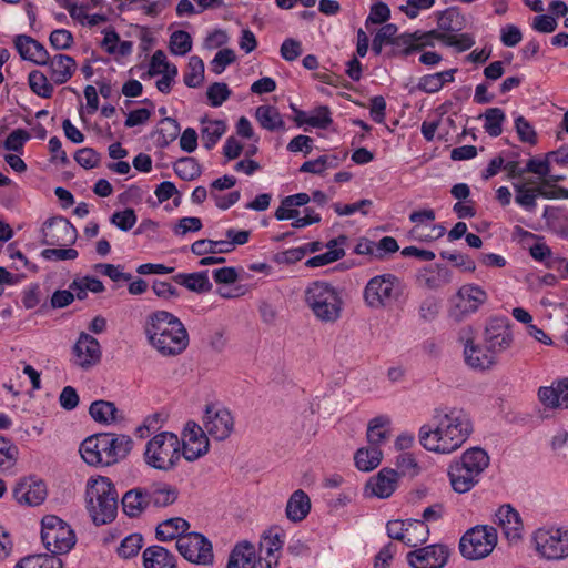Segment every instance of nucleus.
Returning a JSON list of instances; mask_svg holds the SVG:
<instances>
[{"mask_svg": "<svg viewBox=\"0 0 568 568\" xmlns=\"http://www.w3.org/2000/svg\"><path fill=\"white\" fill-rule=\"evenodd\" d=\"M471 432L473 424L466 412L440 408L435 410L432 425L420 427L419 443L429 452L450 454L467 440Z\"/></svg>", "mask_w": 568, "mask_h": 568, "instance_id": "f257e3e1", "label": "nucleus"}, {"mask_svg": "<svg viewBox=\"0 0 568 568\" xmlns=\"http://www.w3.org/2000/svg\"><path fill=\"white\" fill-rule=\"evenodd\" d=\"M144 332L151 346L163 356L180 355L189 345L185 326L166 311H156L149 315Z\"/></svg>", "mask_w": 568, "mask_h": 568, "instance_id": "f03ea898", "label": "nucleus"}, {"mask_svg": "<svg viewBox=\"0 0 568 568\" xmlns=\"http://www.w3.org/2000/svg\"><path fill=\"white\" fill-rule=\"evenodd\" d=\"M490 458L480 447H471L465 450L458 459L450 463L448 477L454 491L465 494L471 490L479 480L481 474L488 468Z\"/></svg>", "mask_w": 568, "mask_h": 568, "instance_id": "7ed1b4c3", "label": "nucleus"}, {"mask_svg": "<svg viewBox=\"0 0 568 568\" xmlns=\"http://www.w3.org/2000/svg\"><path fill=\"white\" fill-rule=\"evenodd\" d=\"M85 496L87 509L95 525H105L115 518L119 496L110 478H90Z\"/></svg>", "mask_w": 568, "mask_h": 568, "instance_id": "20e7f679", "label": "nucleus"}, {"mask_svg": "<svg viewBox=\"0 0 568 568\" xmlns=\"http://www.w3.org/2000/svg\"><path fill=\"white\" fill-rule=\"evenodd\" d=\"M306 305L322 323H335L342 316L343 298L341 291L325 281L311 283L304 294Z\"/></svg>", "mask_w": 568, "mask_h": 568, "instance_id": "39448f33", "label": "nucleus"}, {"mask_svg": "<svg viewBox=\"0 0 568 568\" xmlns=\"http://www.w3.org/2000/svg\"><path fill=\"white\" fill-rule=\"evenodd\" d=\"M180 458L181 442L174 433H159L146 443L144 460L154 469L169 471L178 465Z\"/></svg>", "mask_w": 568, "mask_h": 568, "instance_id": "423d86ee", "label": "nucleus"}, {"mask_svg": "<svg viewBox=\"0 0 568 568\" xmlns=\"http://www.w3.org/2000/svg\"><path fill=\"white\" fill-rule=\"evenodd\" d=\"M41 539L50 556L68 554L75 545L77 538L71 527L54 515L43 517Z\"/></svg>", "mask_w": 568, "mask_h": 568, "instance_id": "0eeeda50", "label": "nucleus"}, {"mask_svg": "<svg viewBox=\"0 0 568 568\" xmlns=\"http://www.w3.org/2000/svg\"><path fill=\"white\" fill-rule=\"evenodd\" d=\"M497 544V531L494 527L476 526L467 530L459 540V551L467 560L487 557Z\"/></svg>", "mask_w": 568, "mask_h": 568, "instance_id": "6e6552de", "label": "nucleus"}, {"mask_svg": "<svg viewBox=\"0 0 568 568\" xmlns=\"http://www.w3.org/2000/svg\"><path fill=\"white\" fill-rule=\"evenodd\" d=\"M398 284V278L389 273L372 277L363 292L365 304L374 310L390 305L399 296Z\"/></svg>", "mask_w": 568, "mask_h": 568, "instance_id": "1a4fd4ad", "label": "nucleus"}, {"mask_svg": "<svg viewBox=\"0 0 568 568\" xmlns=\"http://www.w3.org/2000/svg\"><path fill=\"white\" fill-rule=\"evenodd\" d=\"M534 542L542 558L558 560L568 557V529H538L534 534Z\"/></svg>", "mask_w": 568, "mask_h": 568, "instance_id": "9d476101", "label": "nucleus"}, {"mask_svg": "<svg viewBox=\"0 0 568 568\" xmlns=\"http://www.w3.org/2000/svg\"><path fill=\"white\" fill-rule=\"evenodd\" d=\"M178 551L190 562L213 564V550L210 540L199 532H189L176 540Z\"/></svg>", "mask_w": 568, "mask_h": 568, "instance_id": "9b49d317", "label": "nucleus"}, {"mask_svg": "<svg viewBox=\"0 0 568 568\" xmlns=\"http://www.w3.org/2000/svg\"><path fill=\"white\" fill-rule=\"evenodd\" d=\"M203 426L210 436L216 440H224L233 432L234 418L227 408L210 404L205 408Z\"/></svg>", "mask_w": 568, "mask_h": 568, "instance_id": "f8f14e48", "label": "nucleus"}, {"mask_svg": "<svg viewBox=\"0 0 568 568\" xmlns=\"http://www.w3.org/2000/svg\"><path fill=\"white\" fill-rule=\"evenodd\" d=\"M77 229L69 220L54 216L47 220L42 229V243L47 246H67L75 242Z\"/></svg>", "mask_w": 568, "mask_h": 568, "instance_id": "ddd939ff", "label": "nucleus"}, {"mask_svg": "<svg viewBox=\"0 0 568 568\" xmlns=\"http://www.w3.org/2000/svg\"><path fill=\"white\" fill-rule=\"evenodd\" d=\"M450 556L449 548L444 544H433L409 551L406 556L412 568H443Z\"/></svg>", "mask_w": 568, "mask_h": 568, "instance_id": "4468645a", "label": "nucleus"}, {"mask_svg": "<svg viewBox=\"0 0 568 568\" xmlns=\"http://www.w3.org/2000/svg\"><path fill=\"white\" fill-rule=\"evenodd\" d=\"M206 433L195 422H187L183 430L182 455L187 462H194L209 452Z\"/></svg>", "mask_w": 568, "mask_h": 568, "instance_id": "2eb2a0df", "label": "nucleus"}, {"mask_svg": "<svg viewBox=\"0 0 568 568\" xmlns=\"http://www.w3.org/2000/svg\"><path fill=\"white\" fill-rule=\"evenodd\" d=\"M101 438L102 466H111L124 459L133 447V440L129 435L102 433Z\"/></svg>", "mask_w": 568, "mask_h": 568, "instance_id": "dca6fc26", "label": "nucleus"}, {"mask_svg": "<svg viewBox=\"0 0 568 568\" xmlns=\"http://www.w3.org/2000/svg\"><path fill=\"white\" fill-rule=\"evenodd\" d=\"M74 364L82 369H90L101 361V346L98 339L81 332L73 346Z\"/></svg>", "mask_w": 568, "mask_h": 568, "instance_id": "f3484780", "label": "nucleus"}, {"mask_svg": "<svg viewBox=\"0 0 568 568\" xmlns=\"http://www.w3.org/2000/svg\"><path fill=\"white\" fill-rule=\"evenodd\" d=\"M47 495L44 481L33 477L19 480L12 490L14 500L27 506H38L42 504Z\"/></svg>", "mask_w": 568, "mask_h": 568, "instance_id": "a211bd4d", "label": "nucleus"}, {"mask_svg": "<svg viewBox=\"0 0 568 568\" xmlns=\"http://www.w3.org/2000/svg\"><path fill=\"white\" fill-rule=\"evenodd\" d=\"M485 342L486 346L495 357L497 353H501L509 348L513 343V334L507 320H490L485 331Z\"/></svg>", "mask_w": 568, "mask_h": 568, "instance_id": "6ab92c4d", "label": "nucleus"}, {"mask_svg": "<svg viewBox=\"0 0 568 568\" xmlns=\"http://www.w3.org/2000/svg\"><path fill=\"white\" fill-rule=\"evenodd\" d=\"M453 315L460 317L476 312L487 300V294L477 285L466 284L458 290Z\"/></svg>", "mask_w": 568, "mask_h": 568, "instance_id": "aec40b11", "label": "nucleus"}, {"mask_svg": "<svg viewBox=\"0 0 568 568\" xmlns=\"http://www.w3.org/2000/svg\"><path fill=\"white\" fill-rule=\"evenodd\" d=\"M460 341L464 342V356L466 364L473 369L485 371L490 368L496 363V357L488 349V347H481L475 345L470 337L460 336Z\"/></svg>", "mask_w": 568, "mask_h": 568, "instance_id": "412c9836", "label": "nucleus"}, {"mask_svg": "<svg viewBox=\"0 0 568 568\" xmlns=\"http://www.w3.org/2000/svg\"><path fill=\"white\" fill-rule=\"evenodd\" d=\"M14 47L23 60L31 61L38 65H45L49 61V52L36 39L19 34L14 38Z\"/></svg>", "mask_w": 568, "mask_h": 568, "instance_id": "4be33fe9", "label": "nucleus"}, {"mask_svg": "<svg viewBox=\"0 0 568 568\" xmlns=\"http://www.w3.org/2000/svg\"><path fill=\"white\" fill-rule=\"evenodd\" d=\"M398 473L392 468H383L377 475L369 478L366 489L371 490V495L385 499L392 496L397 487Z\"/></svg>", "mask_w": 568, "mask_h": 568, "instance_id": "5701e85b", "label": "nucleus"}, {"mask_svg": "<svg viewBox=\"0 0 568 568\" xmlns=\"http://www.w3.org/2000/svg\"><path fill=\"white\" fill-rule=\"evenodd\" d=\"M538 398L548 408H568V378L559 379L551 386L540 387Z\"/></svg>", "mask_w": 568, "mask_h": 568, "instance_id": "b1692460", "label": "nucleus"}, {"mask_svg": "<svg viewBox=\"0 0 568 568\" xmlns=\"http://www.w3.org/2000/svg\"><path fill=\"white\" fill-rule=\"evenodd\" d=\"M50 79L55 84L68 82L77 70L75 60L67 54L57 53L52 58L49 57L48 64Z\"/></svg>", "mask_w": 568, "mask_h": 568, "instance_id": "393cba45", "label": "nucleus"}, {"mask_svg": "<svg viewBox=\"0 0 568 568\" xmlns=\"http://www.w3.org/2000/svg\"><path fill=\"white\" fill-rule=\"evenodd\" d=\"M495 517V523L503 528L504 534L508 539L520 538L523 523L516 509L510 505H503L496 511Z\"/></svg>", "mask_w": 568, "mask_h": 568, "instance_id": "a878e982", "label": "nucleus"}, {"mask_svg": "<svg viewBox=\"0 0 568 568\" xmlns=\"http://www.w3.org/2000/svg\"><path fill=\"white\" fill-rule=\"evenodd\" d=\"M122 509L130 518L139 517L151 505L146 487H135L128 490L122 497Z\"/></svg>", "mask_w": 568, "mask_h": 568, "instance_id": "bb28decb", "label": "nucleus"}, {"mask_svg": "<svg viewBox=\"0 0 568 568\" xmlns=\"http://www.w3.org/2000/svg\"><path fill=\"white\" fill-rule=\"evenodd\" d=\"M311 511V499L308 495L302 490H295L288 498L285 515L292 523H300L306 518Z\"/></svg>", "mask_w": 568, "mask_h": 568, "instance_id": "cd10ccee", "label": "nucleus"}, {"mask_svg": "<svg viewBox=\"0 0 568 568\" xmlns=\"http://www.w3.org/2000/svg\"><path fill=\"white\" fill-rule=\"evenodd\" d=\"M144 568H176L175 557L162 546H150L144 549Z\"/></svg>", "mask_w": 568, "mask_h": 568, "instance_id": "c85d7f7f", "label": "nucleus"}, {"mask_svg": "<svg viewBox=\"0 0 568 568\" xmlns=\"http://www.w3.org/2000/svg\"><path fill=\"white\" fill-rule=\"evenodd\" d=\"M89 414L97 423L111 425L123 419L113 402L109 400H94L89 407Z\"/></svg>", "mask_w": 568, "mask_h": 568, "instance_id": "c756f323", "label": "nucleus"}, {"mask_svg": "<svg viewBox=\"0 0 568 568\" xmlns=\"http://www.w3.org/2000/svg\"><path fill=\"white\" fill-rule=\"evenodd\" d=\"M149 503L153 507H166L175 503L179 490L166 483H153L146 486Z\"/></svg>", "mask_w": 568, "mask_h": 568, "instance_id": "7c9ffc66", "label": "nucleus"}, {"mask_svg": "<svg viewBox=\"0 0 568 568\" xmlns=\"http://www.w3.org/2000/svg\"><path fill=\"white\" fill-rule=\"evenodd\" d=\"M189 528L190 524L185 519L181 517L169 518L156 526L155 537L160 541L178 540L186 534Z\"/></svg>", "mask_w": 568, "mask_h": 568, "instance_id": "2f4dec72", "label": "nucleus"}, {"mask_svg": "<svg viewBox=\"0 0 568 568\" xmlns=\"http://www.w3.org/2000/svg\"><path fill=\"white\" fill-rule=\"evenodd\" d=\"M175 283L185 286L189 291L195 293H206L212 290V283L209 280L207 271L195 273H179L173 276Z\"/></svg>", "mask_w": 568, "mask_h": 568, "instance_id": "473e14b6", "label": "nucleus"}, {"mask_svg": "<svg viewBox=\"0 0 568 568\" xmlns=\"http://www.w3.org/2000/svg\"><path fill=\"white\" fill-rule=\"evenodd\" d=\"M437 24L439 30L454 34L460 32L466 27V19L458 8L450 7L438 12Z\"/></svg>", "mask_w": 568, "mask_h": 568, "instance_id": "72a5a7b5", "label": "nucleus"}, {"mask_svg": "<svg viewBox=\"0 0 568 568\" xmlns=\"http://www.w3.org/2000/svg\"><path fill=\"white\" fill-rule=\"evenodd\" d=\"M255 550L252 544L245 541L232 550L226 568H255Z\"/></svg>", "mask_w": 568, "mask_h": 568, "instance_id": "f704fd0d", "label": "nucleus"}, {"mask_svg": "<svg viewBox=\"0 0 568 568\" xmlns=\"http://www.w3.org/2000/svg\"><path fill=\"white\" fill-rule=\"evenodd\" d=\"M256 120L260 125L267 131H277L285 129V122L278 110L273 105H260L255 111Z\"/></svg>", "mask_w": 568, "mask_h": 568, "instance_id": "c9c22d12", "label": "nucleus"}, {"mask_svg": "<svg viewBox=\"0 0 568 568\" xmlns=\"http://www.w3.org/2000/svg\"><path fill=\"white\" fill-rule=\"evenodd\" d=\"M102 433L85 438L81 446L80 453L83 460L91 466H102L103 452L100 449L102 443Z\"/></svg>", "mask_w": 568, "mask_h": 568, "instance_id": "e433bc0d", "label": "nucleus"}, {"mask_svg": "<svg viewBox=\"0 0 568 568\" xmlns=\"http://www.w3.org/2000/svg\"><path fill=\"white\" fill-rule=\"evenodd\" d=\"M417 33H402L397 36L393 42L390 43L392 51L388 53V57L403 55L407 57L413 52L423 50V44H417L418 38Z\"/></svg>", "mask_w": 568, "mask_h": 568, "instance_id": "4c0bfd02", "label": "nucleus"}, {"mask_svg": "<svg viewBox=\"0 0 568 568\" xmlns=\"http://www.w3.org/2000/svg\"><path fill=\"white\" fill-rule=\"evenodd\" d=\"M383 453L379 447L359 448L354 456L356 467L362 471L375 469L382 462Z\"/></svg>", "mask_w": 568, "mask_h": 568, "instance_id": "58836bf2", "label": "nucleus"}, {"mask_svg": "<svg viewBox=\"0 0 568 568\" xmlns=\"http://www.w3.org/2000/svg\"><path fill=\"white\" fill-rule=\"evenodd\" d=\"M202 123L201 139L203 146L211 150L225 133L226 124L222 120L203 121Z\"/></svg>", "mask_w": 568, "mask_h": 568, "instance_id": "ea45409f", "label": "nucleus"}, {"mask_svg": "<svg viewBox=\"0 0 568 568\" xmlns=\"http://www.w3.org/2000/svg\"><path fill=\"white\" fill-rule=\"evenodd\" d=\"M407 529L405 544L409 547H416L427 541L429 537L428 526L419 519H407Z\"/></svg>", "mask_w": 568, "mask_h": 568, "instance_id": "a19ab883", "label": "nucleus"}, {"mask_svg": "<svg viewBox=\"0 0 568 568\" xmlns=\"http://www.w3.org/2000/svg\"><path fill=\"white\" fill-rule=\"evenodd\" d=\"M387 425H389V418L385 416H377L369 422L367 427L369 447H379L388 438L389 434L385 429Z\"/></svg>", "mask_w": 568, "mask_h": 568, "instance_id": "79ce46f5", "label": "nucleus"}, {"mask_svg": "<svg viewBox=\"0 0 568 568\" xmlns=\"http://www.w3.org/2000/svg\"><path fill=\"white\" fill-rule=\"evenodd\" d=\"M14 568H62V561L47 554L31 555L19 560Z\"/></svg>", "mask_w": 568, "mask_h": 568, "instance_id": "37998d69", "label": "nucleus"}, {"mask_svg": "<svg viewBox=\"0 0 568 568\" xmlns=\"http://www.w3.org/2000/svg\"><path fill=\"white\" fill-rule=\"evenodd\" d=\"M484 129L490 136H499L503 132V123L506 120V114L500 108H489L483 114Z\"/></svg>", "mask_w": 568, "mask_h": 568, "instance_id": "c03bdc74", "label": "nucleus"}, {"mask_svg": "<svg viewBox=\"0 0 568 568\" xmlns=\"http://www.w3.org/2000/svg\"><path fill=\"white\" fill-rule=\"evenodd\" d=\"M175 174L184 181H192L197 179L202 171L201 165L196 159L184 156L179 159L173 165Z\"/></svg>", "mask_w": 568, "mask_h": 568, "instance_id": "a18cd8bd", "label": "nucleus"}, {"mask_svg": "<svg viewBox=\"0 0 568 568\" xmlns=\"http://www.w3.org/2000/svg\"><path fill=\"white\" fill-rule=\"evenodd\" d=\"M183 80L189 88H197L202 84L204 80V62L200 57L192 55L189 59Z\"/></svg>", "mask_w": 568, "mask_h": 568, "instance_id": "49530a36", "label": "nucleus"}, {"mask_svg": "<svg viewBox=\"0 0 568 568\" xmlns=\"http://www.w3.org/2000/svg\"><path fill=\"white\" fill-rule=\"evenodd\" d=\"M159 124L160 128L156 130L159 134L158 145L165 148L178 138L181 128L175 119L168 116L162 119Z\"/></svg>", "mask_w": 568, "mask_h": 568, "instance_id": "de8ad7c7", "label": "nucleus"}, {"mask_svg": "<svg viewBox=\"0 0 568 568\" xmlns=\"http://www.w3.org/2000/svg\"><path fill=\"white\" fill-rule=\"evenodd\" d=\"M29 85L31 90L41 98H50L53 93V85L49 82L48 77L39 71L33 70L29 73Z\"/></svg>", "mask_w": 568, "mask_h": 568, "instance_id": "09e8293b", "label": "nucleus"}, {"mask_svg": "<svg viewBox=\"0 0 568 568\" xmlns=\"http://www.w3.org/2000/svg\"><path fill=\"white\" fill-rule=\"evenodd\" d=\"M515 195V202L528 212L535 211L537 202L535 199L534 191L525 183H513Z\"/></svg>", "mask_w": 568, "mask_h": 568, "instance_id": "8fccbe9b", "label": "nucleus"}, {"mask_svg": "<svg viewBox=\"0 0 568 568\" xmlns=\"http://www.w3.org/2000/svg\"><path fill=\"white\" fill-rule=\"evenodd\" d=\"M192 50L191 36L183 30L174 31L170 37V51L175 55H185Z\"/></svg>", "mask_w": 568, "mask_h": 568, "instance_id": "3c124183", "label": "nucleus"}, {"mask_svg": "<svg viewBox=\"0 0 568 568\" xmlns=\"http://www.w3.org/2000/svg\"><path fill=\"white\" fill-rule=\"evenodd\" d=\"M285 532L278 526L271 527L264 534V542L266 546V555L268 557L273 556L275 552H278L284 546Z\"/></svg>", "mask_w": 568, "mask_h": 568, "instance_id": "603ef678", "label": "nucleus"}, {"mask_svg": "<svg viewBox=\"0 0 568 568\" xmlns=\"http://www.w3.org/2000/svg\"><path fill=\"white\" fill-rule=\"evenodd\" d=\"M143 546V537L140 534H131L126 536L118 548V554L124 559L136 556Z\"/></svg>", "mask_w": 568, "mask_h": 568, "instance_id": "864d4df0", "label": "nucleus"}, {"mask_svg": "<svg viewBox=\"0 0 568 568\" xmlns=\"http://www.w3.org/2000/svg\"><path fill=\"white\" fill-rule=\"evenodd\" d=\"M221 244H226L225 240L213 241V240H197L191 245V252L197 256L215 253H230L229 250H222Z\"/></svg>", "mask_w": 568, "mask_h": 568, "instance_id": "5fc2aeb1", "label": "nucleus"}, {"mask_svg": "<svg viewBox=\"0 0 568 568\" xmlns=\"http://www.w3.org/2000/svg\"><path fill=\"white\" fill-rule=\"evenodd\" d=\"M231 90L224 82H214L207 88L206 97L211 106H221L231 95Z\"/></svg>", "mask_w": 568, "mask_h": 568, "instance_id": "6e6d98bb", "label": "nucleus"}, {"mask_svg": "<svg viewBox=\"0 0 568 568\" xmlns=\"http://www.w3.org/2000/svg\"><path fill=\"white\" fill-rule=\"evenodd\" d=\"M18 457V447L12 444L8 438L3 437L0 439V468H11Z\"/></svg>", "mask_w": 568, "mask_h": 568, "instance_id": "4d7b16f0", "label": "nucleus"}, {"mask_svg": "<svg viewBox=\"0 0 568 568\" xmlns=\"http://www.w3.org/2000/svg\"><path fill=\"white\" fill-rule=\"evenodd\" d=\"M110 222L121 231L128 232L136 223V214L133 209H125L112 214Z\"/></svg>", "mask_w": 568, "mask_h": 568, "instance_id": "13d9d810", "label": "nucleus"}, {"mask_svg": "<svg viewBox=\"0 0 568 568\" xmlns=\"http://www.w3.org/2000/svg\"><path fill=\"white\" fill-rule=\"evenodd\" d=\"M236 59L235 52L232 49L220 50L214 59L211 61V70L215 74H221L225 68L232 64Z\"/></svg>", "mask_w": 568, "mask_h": 568, "instance_id": "bf43d9fd", "label": "nucleus"}, {"mask_svg": "<svg viewBox=\"0 0 568 568\" xmlns=\"http://www.w3.org/2000/svg\"><path fill=\"white\" fill-rule=\"evenodd\" d=\"M30 139V134L23 129L13 130L3 142V148L8 151L21 152L24 143Z\"/></svg>", "mask_w": 568, "mask_h": 568, "instance_id": "052dcab7", "label": "nucleus"}, {"mask_svg": "<svg viewBox=\"0 0 568 568\" xmlns=\"http://www.w3.org/2000/svg\"><path fill=\"white\" fill-rule=\"evenodd\" d=\"M515 129L520 139V141L536 144L537 134L531 124L523 116L519 115L515 119Z\"/></svg>", "mask_w": 568, "mask_h": 568, "instance_id": "680f3d73", "label": "nucleus"}, {"mask_svg": "<svg viewBox=\"0 0 568 568\" xmlns=\"http://www.w3.org/2000/svg\"><path fill=\"white\" fill-rule=\"evenodd\" d=\"M74 160L79 165L84 169L95 168L101 158L100 154L92 148H83L75 152Z\"/></svg>", "mask_w": 568, "mask_h": 568, "instance_id": "e2e57ef3", "label": "nucleus"}, {"mask_svg": "<svg viewBox=\"0 0 568 568\" xmlns=\"http://www.w3.org/2000/svg\"><path fill=\"white\" fill-rule=\"evenodd\" d=\"M50 44L55 50H68L73 44V36L69 30H53L49 37Z\"/></svg>", "mask_w": 568, "mask_h": 568, "instance_id": "0e129e2a", "label": "nucleus"}, {"mask_svg": "<svg viewBox=\"0 0 568 568\" xmlns=\"http://www.w3.org/2000/svg\"><path fill=\"white\" fill-rule=\"evenodd\" d=\"M332 123L329 109L325 105L318 106L314 114L310 115L306 120V124L318 128V129H327Z\"/></svg>", "mask_w": 568, "mask_h": 568, "instance_id": "69168bd1", "label": "nucleus"}, {"mask_svg": "<svg viewBox=\"0 0 568 568\" xmlns=\"http://www.w3.org/2000/svg\"><path fill=\"white\" fill-rule=\"evenodd\" d=\"M390 17V10L388 6L382 1L374 3L371 7L369 14L366 19V26L369 23L381 24L386 22Z\"/></svg>", "mask_w": 568, "mask_h": 568, "instance_id": "338daca9", "label": "nucleus"}, {"mask_svg": "<svg viewBox=\"0 0 568 568\" xmlns=\"http://www.w3.org/2000/svg\"><path fill=\"white\" fill-rule=\"evenodd\" d=\"M302 52V43L293 38L285 39L280 49L281 57L290 62L296 60Z\"/></svg>", "mask_w": 568, "mask_h": 568, "instance_id": "774afa93", "label": "nucleus"}]
</instances>
